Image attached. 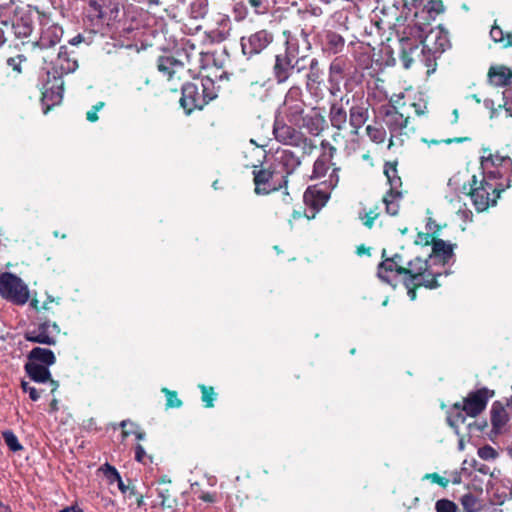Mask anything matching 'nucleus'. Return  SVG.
Returning <instances> with one entry per match:
<instances>
[{"label":"nucleus","instance_id":"obj_1","mask_svg":"<svg viewBox=\"0 0 512 512\" xmlns=\"http://www.w3.org/2000/svg\"><path fill=\"white\" fill-rule=\"evenodd\" d=\"M305 108L302 89L299 86H292L278 109L273 124V134L278 142L300 148L303 155H311L316 149V144L295 128L303 119Z\"/></svg>","mask_w":512,"mask_h":512},{"label":"nucleus","instance_id":"obj_2","mask_svg":"<svg viewBox=\"0 0 512 512\" xmlns=\"http://www.w3.org/2000/svg\"><path fill=\"white\" fill-rule=\"evenodd\" d=\"M218 96V87L210 77L194 78L181 87L180 106L186 115L202 110Z\"/></svg>","mask_w":512,"mask_h":512},{"label":"nucleus","instance_id":"obj_3","mask_svg":"<svg viewBox=\"0 0 512 512\" xmlns=\"http://www.w3.org/2000/svg\"><path fill=\"white\" fill-rule=\"evenodd\" d=\"M321 153L313 164L311 179H321L328 176L322 185L328 189H334L339 183V172L341 168L333 161L337 148L327 140L320 143Z\"/></svg>","mask_w":512,"mask_h":512},{"label":"nucleus","instance_id":"obj_4","mask_svg":"<svg viewBox=\"0 0 512 512\" xmlns=\"http://www.w3.org/2000/svg\"><path fill=\"white\" fill-rule=\"evenodd\" d=\"M468 185L469 191L467 195L470 197L477 212H484L489 207L494 206L503 191L499 185L489 182L484 175L481 179L473 175Z\"/></svg>","mask_w":512,"mask_h":512},{"label":"nucleus","instance_id":"obj_5","mask_svg":"<svg viewBox=\"0 0 512 512\" xmlns=\"http://www.w3.org/2000/svg\"><path fill=\"white\" fill-rule=\"evenodd\" d=\"M409 35L400 38L399 57L405 69H409L415 62L426 66L427 53L422 44V39L418 27H410Z\"/></svg>","mask_w":512,"mask_h":512},{"label":"nucleus","instance_id":"obj_6","mask_svg":"<svg viewBox=\"0 0 512 512\" xmlns=\"http://www.w3.org/2000/svg\"><path fill=\"white\" fill-rule=\"evenodd\" d=\"M383 121L390 132L388 148L399 144L403 145L404 137H408L414 128L409 126L410 116L404 115L396 106L388 108L384 114Z\"/></svg>","mask_w":512,"mask_h":512},{"label":"nucleus","instance_id":"obj_7","mask_svg":"<svg viewBox=\"0 0 512 512\" xmlns=\"http://www.w3.org/2000/svg\"><path fill=\"white\" fill-rule=\"evenodd\" d=\"M397 165V161L386 162L384 165V174L390 185V189L383 196L382 201L386 206V212L391 216H395L399 213V201L403 197V192L401 191L402 180L398 174Z\"/></svg>","mask_w":512,"mask_h":512},{"label":"nucleus","instance_id":"obj_8","mask_svg":"<svg viewBox=\"0 0 512 512\" xmlns=\"http://www.w3.org/2000/svg\"><path fill=\"white\" fill-rule=\"evenodd\" d=\"M422 44H424V49H426L428 55L426 58L428 72L430 69L434 71L436 60L451 46L449 34L443 29L431 30L425 38L422 39Z\"/></svg>","mask_w":512,"mask_h":512},{"label":"nucleus","instance_id":"obj_9","mask_svg":"<svg viewBox=\"0 0 512 512\" xmlns=\"http://www.w3.org/2000/svg\"><path fill=\"white\" fill-rule=\"evenodd\" d=\"M0 295L8 301L23 305L28 301L29 291L20 277L4 272L0 276Z\"/></svg>","mask_w":512,"mask_h":512},{"label":"nucleus","instance_id":"obj_10","mask_svg":"<svg viewBox=\"0 0 512 512\" xmlns=\"http://www.w3.org/2000/svg\"><path fill=\"white\" fill-rule=\"evenodd\" d=\"M494 396V390L482 387L470 391L461 402L454 403L453 408L463 409L467 416L476 418L486 409L489 400Z\"/></svg>","mask_w":512,"mask_h":512},{"label":"nucleus","instance_id":"obj_11","mask_svg":"<svg viewBox=\"0 0 512 512\" xmlns=\"http://www.w3.org/2000/svg\"><path fill=\"white\" fill-rule=\"evenodd\" d=\"M481 166L484 170H488V177L494 179L512 173V159L498 150L493 152L491 149H484Z\"/></svg>","mask_w":512,"mask_h":512},{"label":"nucleus","instance_id":"obj_12","mask_svg":"<svg viewBox=\"0 0 512 512\" xmlns=\"http://www.w3.org/2000/svg\"><path fill=\"white\" fill-rule=\"evenodd\" d=\"M274 41V35L268 29H260L240 38L241 50L248 59L262 53Z\"/></svg>","mask_w":512,"mask_h":512},{"label":"nucleus","instance_id":"obj_13","mask_svg":"<svg viewBox=\"0 0 512 512\" xmlns=\"http://www.w3.org/2000/svg\"><path fill=\"white\" fill-rule=\"evenodd\" d=\"M253 183L255 185L254 192L257 195H268L272 192L279 191L282 188L287 189L288 180H280L274 182V170L264 168L262 166L253 165Z\"/></svg>","mask_w":512,"mask_h":512},{"label":"nucleus","instance_id":"obj_14","mask_svg":"<svg viewBox=\"0 0 512 512\" xmlns=\"http://www.w3.org/2000/svg\"><path fill=\"white\" fill-rule=\"evenodd\" d=\"M60 331V326L56 322L44 320L36 328L25 331L24 338L32 343L52 346L57 343L56 337Z\"/></svg>","mask_w":512,"mask_h":512},{"label":"nucleus","instance_id":"obj_15","mask_svg":"<svg viewBox=\"0 0 512 512\" xmlns=\"http://www.w3.org/2000/svg\"><path fill=\"white\" fill-rule=\"evenodd\" d=\"M48 72V80L43 85L41 102L43 105V112L47 114L54 106L59 105L63 100L64 81L62 77L53 75L50 78Z\"/></svg>","mask_w":512,"mask_h":512},{"label":"nucleus","instance_id":"obj_16","mask_svg":"<svg viewBox=\"0 0 512 512\" xmlns=\"http://www.w3.org/2000/svg\"><path fill=\"white\" fill-rule=\"evenodd\" d=\"M491 429L487 433L490 440L494 441L498 436L507 432L510 416L506 410V405L501 401H494L490 409Z\"/></svg>","mask_w":512,"mask_h":512},{"label":"nucleus","instance_id":"obj_17","mask_svg":"<svg viewBox=\"0 0 512 512\" xmlns=\"http://www.w3.org/2000/svg\"><path fill=\"white\" fill-rule=\"evenodd\" d=\"M327 127L324 112L319 107H312L303 115V119L299 126H295L298 130L304 129L311 136H319Z\"/></svg>","mask_w":512,"mask_h":512},{"label":"nucleus","instance_id":"obj_18","mask_svg":"<svg viewBox=\"0 0 512 512\" xmlns=\"http://www.w3.org/2000/svg\"><path fill=\"white\" fill-rule=\"evenodd\" d=\"M381 258L382 261L377 267V276L382 282L396 288L399 283V277H404V272L398 271V265L392 263V260L388 258L386 249L382 250Z\"/></svg>","mask_w":512,"mask_h":512},{"label":"nucleus","instance_id":"obj_19","mask_svg":"<svg viewBox=\"0 0 512 512\" xmlns=\"http://www.w3.org/2000/svg\"><path fill=\"white\" fill-rule=\"evenodd\" d=\"M388 258L392 260V263L398 265V271L404 272V277L418 278L425 271L426 260L420 257L406 260L403 254L397 252L388 256Z\"/></svg>","mask_w":512,"mask_h":512},{"label":"nucleus","instance_id":"obj_20","mask_svg":"<svg viewBox=\"0 0 512 512\" xmlns=\"http://www.w3.org/2000/svg\"><path fill=\"white\" fill-rule=\"evenodd\" d=\"M370 103L368 99H360L354 101L349 108V124L352 128L351 133L354 135L359 134V130L369 119Z\"/></svg>","mask_w":512,"mask_h":512},{"label":"nucleus","instance_id":"obj_21","mask_svg":"<svg viewBox=\"0 0 512 512\" xmlns=\"http://www.w3.org/2000/svg\"><path fill=\"white\" fill-rule=\"evenodd\" d=\"M275 165L279 167L284 174L281 180H288L301 165V159L289 149L278 150L275 156Z\"/></svg>","mask_w":512,"mask_h":512},{"label":"nucleus","instance_id":"obj_22","mask_svg":"<svg viewBox=\"0 0 512 512\" xmlns=\"http://www.w3.org/2000/svg\"><path fill=\"white\" fill-rule=\"evenodd\" d=\"M62 29L57 25H51L44 29L38 41L31 43L32 51L40 50L41 52L53 49L61 40Z\"/></svg>","mask_w":512,"mask_h":512},{"label":"nucleus","instance_id":"obj_23","mask_svg":"<svg viewBox=\"0 0 512 512\" xmlns=\"http://www.w3.org/2000/svg\"><path fill=\"white\" fill-rule=\"evenodd\" d=\"M328 190L326 186L325 189L321 188L320 185L309 186L303 195L304 203L313 210L319 211L330 198Z\"/></svg>","mask_w":512,"mask_h":512},{"label":"nucleus","instance_id":"obj_24","mask_svg":"<svg viewBox=\"0 0 512 512\" xmlns=\"http://www.w3.org/2000/svg\"><path fill=\"white\" fill-rule=\"evenodd\" d=\"M78 68V62L71 57L66 46H61L56 60L53 62V75L62 77L64 74L74 72Z\"/></svg>","mask_w":512,"mask_h":512},{"label":"nucleus","instance_id":"obj_25","mask_svg":"<svg viewBox=\"0 0 512 512\" xmlns=\"http://www.w3.org/2000/svg\"><path fill=\"white\" fill-rule=\"evenodd\" d=\"M487 80L495 87L512 86V69L503 64L491 65L487 72Z\"/></svg>","mask_w":512,"mask_h":512},{"label":"nucleus","instance_id":"obj_26","mask_svg":"<svg viewBox=\"0 0 512 512\" xmlns=\"http://www.w3.org/2000/svg\"><path fill=\"white\" fill-rule=\"evenodd\" d=\"M344 37L332 30H325L321 36L322 51L328 55L341 53L345 48Z\"/></svg>","mask_w":512,"mask_h":512},{"label":"nucleus","instance_id":"obj_27","mask_svg":"<svg viewBox=\"0 0 512 512\" xmlns=\"http://www.w3.org/2000/svg\"><path fill=\"white\" fill-rule=\"evenodd\" d=\"M294 61V58L284 54L280 53L275 56V63L273 66V75L275 78V81L278 84L285 83L289 77L292 75L293 71V65L292 62Z\"/></svg>","mask_w":512,"mask_h":512},{"label":"nucleus","instance_id":"obj_28","mask_svg":"<svg viewBox=\"0 0 512 512\" xmlns=\"http://www.w3.org/2000/svg\"><path fill=\"white\" fill-rule=\"evenodd\" d=\"M351 62L346 57H336L330 64L329 77L331 81L341 82L350 75Z\"/></svg>","mask_w":512,"mask_h":512},{"label":"nucleus","instance_id":"obj_29","mask_svg":"<svg viewBox=\"0 0 512 512\" xmlns=\"http://www.w3.org/2000/svg\"><path fill=\"white\" fill-rule=\"evenodd\" d=\"M156 490L158 497L161 498L160 505L162 508L174 509L177 506V499L172 490L171 481L161 479Z\"/></svg>","mask_w":512,"mask_h":512},{"label":"nucleus","instance_id":"obj_30","mask_svg":"<svg viewBox=\"0 0 512 512\" xmlns=\"http://www.w3.org/2000/svg\"><path fill=\"white\" fill-rule=\"evenodd\" d=\"M26 374L30 379L37 383H46L50 380L51 372L49 366L35 363L34 361H27L24 365Z\"/></svg>","mask_w":512,"mask_h":512},{"label":"nucleus","instance_id":"obj_31","mask_svg":"<svg viewBox=\"0 0 512 512\" xmlns=\"http://www.w3.org/2000/svg\"><path fill=\"white\" fill-rule=\"evenodd\" d=\"M455 245L437 238L432 245L431 258H438L442 264H447L454 255Z\"/></svg>","mask_w":512,"mask_h":512},{"label":"nucleus","instance_id":"obj_32","mask_svg":"<svg viewBox=\"0 0 512 512\" xmlns=\"http://www.w3.org/2000/svg\"><path fill=\"white\" fill-rule=\"evenodd\" d=\"M347 111L342 102H335L329 110V119L333 128L343 130L347 123Z\"/></svg>","mask_w":512,"mask_h":512},{"label":"nucleus","instance_id":"obj_33","mask_svg":"<svg viewBox=\"0 0 512 512\" xmlns=\"http://www.w3.org/2000/svg\"><path fill=\"white\" fill-rule=\"evenodd\" d=\"M28 361H34L45 366H52L56 363L54 352L47 348L34 347L27 355Z\"/></svg>","mask_w":512,"mask_h":512},{"label":"nucleus","instance_id":"obj_34","mask_svg":"<svg viewBox=\"0 0 512 512\" xmlns=\"http://www.w3.org/2000/svg\"><path fill=\"white\" fill-rule=\"evenodd\" d=\"M354 58L361 69H368L372 65L371 49L368 45L359 43L354 48Z\"/></svg>","mask_w":512,"mask_h":512},{"label":"nucleus","instance_id":"obj_35","mask_svg":"<svg viewBox=\"0 0 512 512\" xmlns=\"http://www.w3.org/2000/svg\"><path fill=\"white\" fill-rule=\"evenodd\" d=\"M108 0H89L87 13L92 20H104L107 15Z\"/></svg>","mask_w":512,"mask_h":512},{"label":"nucleus","instance_id":"obj_36","mask_svg":"<svg viewBox=\"0 0 512 512\" xmlns=\"http://www.w3.org/2000/svg\"><path fill=\"white\" fill-rule=\"evenodd\" d=\"M179 65L181 63L172 56H160L157 59L158 71L166 75L168 80L172 79Z\"/></svg>","mask_w":512,"mask_h":512},{"label":"nucleus","instance_id":"obj_37","mask_svg":"<svg viewBox=\"0 0 512 512\" xmlns=\"http://www.w3.org/2000/svg\"><path fill=\"white\" fill-rule=\"evenodd\" d=\"M441 276V273H434L429 269L428 261L426 260L425 271L421 275H419L417 283L420 287H425L427 289H436L440 287V283L438 282V277Z\"/></svg>","mask_w":512,"mask_h":512},{"label":"nucleus","instance_id":"obj_38","mask_svg":"<svg viewBox=\"0 0 512 512\" xmlns=\"http://www.w3.org/2000/svg\"><path fill=\"white\" fill-rule=\"evenodd\" d=\"M283 36L285 38V51L283 53L295 59L299 54V39L297 34L290 30H284Z\"/></svg>","mask_w":512,"mask_h":512},{"label":"nucleus","instance_id":"obj_39","mask_svg":"<svg viewBox=\"0 0 512 512\" xmlns=\"http://www.w3.org/2000/svg\"><path fill=\"white\" fill-rule=\"evenodd\" d=\"M208 0H192L188 13L192 19H203L208 13Z\"/></svg>","mask_w":512,"mask_h":512},{"label":"nucleus","instance_id":"obj_40","mask_svg":"<svg viewBox=\"0 0 512 512\" xmlns=\"http://www.w3.org/2000/svg\"><path fill=\"white\" fill-rule=\"evenodd\" d=\"M490 36L495 43H500L503 48L512 47V33L504 32L498 25H493Z\"/></svg>","mask_w":512,"mask_h":512},{"label":"nucleus","instance_id":"obj_41","mask_svg":"<svg viewBox=\"0 0 512 512\" xmlns=\"http://www.w3.org/2000/svg\"><path fill=\"white\" fill-rule=\"evenodd\" d=\"M445 10L442 0H429L427 4L423 6V12L427 13L426 21L434 20L438 15L443 13Z\"/></svg>","mask_w":512,"mask_h":512},{"label":"nucleus","instance_id":"obj_42","mask_svg":"<svg viewBox=\"0 0 512 512\" xmlns=\"http://www.w3.org/2000/svg\"><path fill=\"white\" fill-rule=\"evenodd\" d=\"M460 503L465 512H478L482 509L481 501L470 492L460 498Z\"/></svg>","mask_w":512,"mask_h":512},{"label":"nucleus","instance_id":"obj_43","mask_svg":"<svg viewBox=\"0 0 512 512\" xmlns=\"http://www.w3.org/2000/svg\"><path fill=\"white\" fill-rule=\"evenodd\" d=\"M7 5V3H0V24L2 25V27H0V47H2L7 41L5 29L11 30L14 28V24L10 21V19L5 17V10L7 9Z\"/></svg>","mask_w":512,"mask_h":512},{"label":"nucleus","instance_id":"obj_44","mask_svg":"<svg viewBox=\"0 0 512 512\" xmlns=\"http://www.w3.org/2000/svg\"><path fill=\"white\" fill-rule=\"evenodd\" d=\"M198 388L201 391V401L205 408H213L217 399V393L212 386L199 384Z\"/></svg>","mask_w":512,"mask_h":512},{"label":"nucleus","instance_id":"obj_45","mask_svg":"<svg viewBox=\"0 0 512 512\" xmlns=\"http://www.w3.org/2000/svg\"><path fill=\"white\" fill-rule=\"evenodd\" d=\"M121 493L127 499L134 498L138 508H141L145 505L144 495L137 490L136 486L130 479H128V484H125V489L124 491H121Z\"/></svg>","mask_w":512,"mask_h":512},{"label":"nucleus","instance_id":"obj_46","mask_svg":"<svg viewBox=\"0 0 512 512\" xmlns=\"http://www.w3.org/2000/svg\"><path fill=\"white\" fill-rule=\"evenodd\" d=\"M466 417L467 415L463 409H456L452 406L447 415V423L450 427L457 430L461 424L465 423ZM456 432L458 433V431Z\"/></svg>","mask_w":512,"mask_h":512},{"label":"nucleus","instance_id":"obj_47","mask_svg":"<svg viewBox=\"0 0 512 512\" xmlns=\"http://www.w3.org/2000/svg\"><path fill=\"white\" fill-rule=\"evenodd\" d=\"M434 223V221L429 218L426 229L427 232H419L416 237V244H420L423 246L433 245L437 237L435 236V231H432L431 224Z\"/></svg>","mask_w":512,"mask_h":512},{"label":"nucleus","instance_id":"obj_48","mask_svg":"<svg viewBox=\"0 0 512 512\" xmlns=\"http://www.w3.org/2000/svg\"><path fill=\"white\" fill-rule=\"evenodd\" d=\"M366 134L369 139L376 144H382L386 140V130L381 126L368 125L366 127Z\"/></svg>","mask_w":512,"mask_h":512},{"label":"nucleus","instance_id":"obj_49","mask_svg":"<svg viewBox=\"0 0 512 512\" xmlns=\"http://www.w3.org/2000/svg\"><path fill=\"white\" fill-rule=\"evenodd\" d=\"M2 437L10 451L19 452L24 449L23 445L19 442L18 437L12 430L3 431Z\"/></svg>","mask_w":512,"mask_h":512},{"label":"nucleus","instance_id":"obj_50","mask_svg":"<svg viewBox=\"0 0 512 512\" xmlns=\"http://www.w3.org/2000/svg\"><path fill=\"white\" fill-rule=\"evenodd\" d=\"M182 50L186 54L187 61L191 63L197 57H201L203 52L191 40H185L182 43Z\"/></svg>","mask_w":512,"mask_h":512},{"label":"nucleus","instance_id":"obj_51","mask_svg":"<svg viewBox=\"0 0 512 512\" xmlns=\"http://www.w3.org/2000/svg\"><path fill=\"white\" fill-rule=\"evenodd\" d=\"M165 396H166V409L170 408H179L182 406L183 402L181 399L178 398V394L176 391L169 390L168 388L164 387L161 390Z\"/></svg>","mask_w":512,"mask_h":512},{"label":"nucleus","instance_id":"obj_52","mask_svg":"<svg viewBox=\"0 0 512 512\" xmlns=\"http://www.w3.org/2000/svg\"><path fill=\"white\" fill-rule=\"evenodd\" d=\"M418 278H412L410 276H406L403 278V285L407 289V294L410 300L414 301L417 298V289L420 288V285L417 283Z\"/></svg>","mask_w":512,"mask_h":512},{"label":"nucleus","instance_id":"obj_53","mask_svg":"<svg viewBox=\"0 0 512 512\" xmlns=\"http://www.w3.org/2000/svg\"><path fill=\"white\" fill-rule=\"evenodd\" d=\"M435 511L436 512H458L459 508L455 502L452 500L442 498L436 501L435 503Z\"/></svg>","mask_w":512,"mask_h":512},{"label":"nucleus","instance_id":"obj_54","mask_svg":"<svg viewBox=\"0 0 512 512\" xmlns=\"http://www.w3.org/2000/svg\"><path fill=\"white\" fill-rule=\"evenodd\" d=\"M60 298H53L51 296H48L47 299L40 305V302L34 298L31 300L30 305L36 310V311H50L52 309L51 304L55 303L56 305L59 304Z\"/></svg>","mask_w":512,"mask_h":512},{"label":"nucleus","instance_id":"obj_55","mask_svg":"<svg viewBox=\"0 0 512 512\" xmlns=\"http://www.w3.org/2000/svg\"><path fill=\"white\" fill-rule=\"evenodd\" d=\"M232 14L237 22H241L248 16V9L243 1L236 2L232 8Z\"/></svg>","mask_w":512,"mask_h":512},{"label":"nucleus","instance_id":"obj_56","mask_svg":"<svg viewBox=\"0 0 512 512\" xmlns=\"http://www.w3.org/2000/svg\"><path fill=\"white\" fill-rule=\"evenodd\" d=\"M256 15H263L269 11V0H247Z\"/></svg>","mask_w":512,"mask_h":512},{"label":"nucleus","instance_id":"obj_57","mask_svg":"<svg viewBox=\"0 0 512 512\" xmlns=\"http://www.w3.org/2000/svg\"><path fill=\"white\" fill-rule=\"evenodd\" d=\"M310 57L307 55L296 57L294 61L292 62L293 65V71L296 73H301L304 70L308 69Z\"/></svg>","mask_w":512,"mask_h":512},{"label":"nucleus","instance_id":"obj_58","mask_svg":"<svg viewBox=\"0 0 512 512\" xmlns=\"http://www.w3.org/2000/svg\"><path fill=\"white\" fill-rule=\"evenodd\" d=\"M378 206L371 208L368 212L365 213L364 217H361L364 226L367 228H372L374 225V221L378 218Z\"/></svg>","mask_w":512,"mask_h":512},{"label":"nucleus","instance_id":"obj_59","mask_svg":"<svg viewBox=\"0 0 512 512\" xmlns=\"http://www.w3.org/2000/svg\"><path fill=\"white\" fill-rule=\"evenodd\" d=\"M478 456L483 460H493L498 456V453L490 445H485L478 449Z\"/></svg>","mask_w":512,"mask_h":512},{"label":"nucleus","instance_id":"obj_60","mask_svg":"<svg viewBox=\"0 0 512 512\" xmlns=\"http://www.w3.org/2000/svg\"><path fill=\"white\" fill-rule=\"evenodd\" d=\"M423 479L430 480L432 483L439 485L442 488H446L449 484V480L436 472L427 473Z\"/></svg>","mask_w":512,"mask_h":512},{"label":"nucleus","instance_id":"obj_61","mask_svg":"<svg viewBox=\"0 0 512 512\" xmlns=\"http://www.w3.org/2000/svg\"><path fill=\"white\" fill-rule=\"evenodd\" d=\"M504 104L506 115L512 118V88L506 89L503 92Z\"/></svg>","mask_w":512,"mask_h":512},{"label":"nucleus","instance_id":"obj_62","mask_svg":"<svg viewBox=\"0 0 512 512\" xmlns=\"http://www.w3.org/2000/svg\"><path fill=\"white\" fill-rule=\"evenodd\" d=\"M26 61V57L22 54H19L15 57H10L7 60V64L9 67H11L14 71L21 73V64L22 62Z\"/></svg>","mask_w":512,"mask_h":512},{"label":"nucleus","instance_id":"obj_63","mask_svg":"<svg viewBox=\"0 0 512 512\" xmlns=\"http://www.w3.org/2000/svg\"><path fill=\"white\" fill-rule=\"evenodd\" d=\"M21 388H22L23 392L29 394V397L32 401H37L40 398V394H39L38 390L35 387L30 386V384L28 382L22 381Z\"/></svg>","mask_w":512,"mask_h":512},{"label":"nucleus","instance_id":"obj_64","mask_svg":"<svg viewBox=\"0 0 512 512\" xmlns=\"http://www.w3.org/2000/svg\"><path fill=\"white\" fill-rule=\"evenodd\" d=\"M146 459L152 462V457L147 456L144 447L141 444L135 446V460L139 463L146 464Z\"/></svg>","mask_w":512,"mask_h":512}]
</instances>
